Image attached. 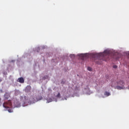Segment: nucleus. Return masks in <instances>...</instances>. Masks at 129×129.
I'll return each instance as SVG.
<instances>
[{
  "label": "nucleus",
  "instance_id": "f257e3e1",
  "mask_svg": "<svg viewBox=\"0 0 129 129\" xmlns=\"http://www.w3.org/2000/svg\"><path fill=\"white\" fill-rule=\"evenodd\" d=\"M105 57H108L109 59L113 58L114 56L112 53H110V51L106 50L104 52L99 53H93L92 55V59L96 64H101L102 61H105Z\"/></svg>",
  "mask_w": 129,
  "mask_h": 129
},
{
  "label": "nucleus",
  "instance_id": "f03ea898",
  "mask_svg": "<svg viewBox=\"0 0 129 129\" xmlns=\"http://www.w3.org/2000/svg\"><path fill=\"white\" fill-rule=\"evenodd\" d=\"M116 83L117 84V86H116V89L117 90H121L122 89V87H123L124 83L122 81H118V82H117ZM121 86V87L119 86Z\"/></svg>",
  "mask_w": 129,
  "mask_h": 129
},
{
  "label": "nucleus",
  "instance_id": "7ed1b4c3",
  "mask_svg": "<svg viewBox=\"0 0 129 129\" xmlns=\"http://www.w3.org/2000/svg\"><path fill=\"white\" fill-rule=\"evenodd\" d=\"M12 106V103L10 100L8 101V102H5L3 104V107L6 109L9 108V107Z\"/></svg>",
  "mask_w": 129,
  "mask_h": 129
},
{
  "label": "nucleus",
  "instance_id": "20e7f679",
  "mask_svg": "<svg viewBox=\"0 0 129 129\" xmlns=\"http://www.w3.org/2000/svg\"><path fill=\"white\" fill-rule=\"evenodd\" d=\"M18 82L21 84L24 83V79L22 77L19 78H18Z\"/></svg>",
  "mask_w": 129,
  "mask_h": 129
},
{
  "label": "nucleus",
  "instance_id": "39448f33",
  "mask_svg": "<svg viewBox=\"0 0 129 129\" xmlns=\"http://www.w3.org/2000/svg\"><path fill=\"white\" fill-rule=\"evenodd\" d=\"M104 95L106 96H109L110 95V93H109V92H105L104 93Z\"/></svg>",
  "mask_w": 129,
  "mask_h": 129
},
{
  "label": "nucleus",
  "instance_id": "423d86ee",
  "mask_svg": "<svg viewBox=\"0 0 129 129\" xmlns=\"http://www.w3.org/2000/svg\"><path fill=\"white\" fill-rule=\"evenodd\" d=\"M9 95H8V94H6L5 95V98L6 99H9Z\"/></svg>",
  "mask_w": 129,
  "mask_h": 129
},
{
  "label": "nucleus",
  "instance_id": "0eeeda50",
  "mask_svg": "<svg viewBox=\"0 0 129 129\" xmlns=\"http://www.w3.org/2000/svg\"><path fill=\"white\" fill-rule=\"evenodd\" d=\"M82 57L85 58H87V54H82Z\"/></svg>",
  "mask_w": 129,
  "mask_h": 129
},
{
  "label": "nucleus",
  "instance_id": "6e6552de",
  "mask_svg": "<svg viewBox=\"0 0 129 129\" xmlns=\"http://www.w3.org/2000/svg\"><path fill=\"white\" fill-rule=\"evenodd\" d=\"M8 112H9V113H12L13 110H12V109H8Z\"/></svg>",
  "mask_w": 129,
  "mask_h": 129
},
{
  "label": "nucleus",
  "instance_id": "1a4fd4ad",
  "mask_svg": "<svg viewBox=\"0 0 129 129\" xmlns=\"http://www.w3.org/2000/svg\"><path fill=\"white\" fill-rule=\"evenodd\" d=\"M88 71L91 72L92 71V68L90 67H88L87 68Z\"/></svg>",
  "mask_w": 129,
  "mask_h": 129
},
{
  "label": "nucleus",
  "instance_id": "9d476101",
  "mask_svg": "<svg viewBox=\"0 0 129 129\" xmlns=\"http://www.w3.org/2000/svg\"><path fill=\"white\" fill-rule=\"evenodd\" d=\"M70 58H71L72 59L74 58V54L70 55Z\"/></svg>",
  "mask_w": 129,
  "mask_h": 129
},
{
  "label": "nucleus",
  "instance_id": "9b49d317",
  "mask_svg": "<svg viewBox=\"0 0 129 129\" xmlns=\"http://www.w3.org/2000/svg\"><path fill=\"white\" fill-rule=\"evenodd\" d=\"M56 97H57V98H60V93H58L56 96Z\"/></svg>",
  "mask_w": 129,
  "mask_h": 129
},
{
  "label": "nucleus",
  "instance_id": "f8f14e48",
  "mask_svg": "<svg viewBox=\"0 0 129 129\" xmlns=\"http://www.w3.org/2000/svg\"><path fill=\"white\" fill-rule=\"evenodd\" d=\"M40 100H41V96L39 97V98L37 99V101H39Z\"/></svg>",
  "mask_w": 129,
  "mask_h": 129
},
{
  "label": "nucleus",
  "instance_id": "ddd939ff",
  "mask_svg": "<svg viewBox=\"0 0 129 129\" xmlns=\"http://www.w3.org/2000/svg\"><path fill=\"white\" fill-rule=\"evenodd\" d=\"M117 67L116 66H113V69H116Z\"/></svg>",
  "mask_w": 129,
  "mask_h": 129
}]
</instances>
